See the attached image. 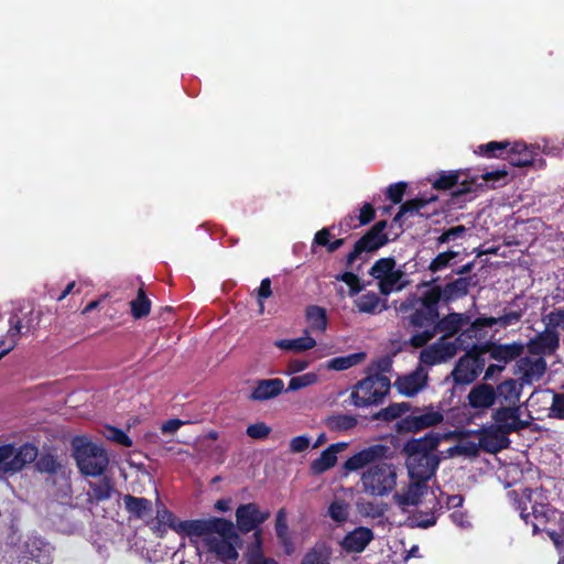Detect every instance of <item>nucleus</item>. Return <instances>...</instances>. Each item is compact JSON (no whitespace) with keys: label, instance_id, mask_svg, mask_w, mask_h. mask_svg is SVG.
<instances>
[{"label":"nucleus","instance_id":"obj_1","mask_svg":"<svg viewBox=\"0 0 564 564\" xmlns=\"http://www.w3.org/2000/svg\"><path fill=\"white\" fill-rule=\"evenodd\" d=\"M398 311L402 314V327L410 335L405 344L415 349L427 345L438 333L445 339L458 335L470 321L466 313L453 312L441 317L438 293L427 296L411 293L401 302Z\"/></svg>","mask_w":564,"mask_h":564},{"label":"nucleus","instance_id":"obj_2","mask_svg":"<svg viewBox=\"0 0 564 564\" xmlns=\"http://www.w3.org/2000/svg\"><path fill=\"white\" fill-rule=\"evenodd\" d=\"M442 441L440 433L430 432L419 438H411L403 445L406 467L411 480H430L440 465V457L434 453Z\"/></svg>","mask_w":564,"mask_h":564},{"label":"nucleus","instance_id":"obj_3","mask_svg":"<svg viewBox=\"0 0 564 564\" xmlns=\"http://www.w3.org/2000/svg\"><path fill=\"white\" fill-rule=\"evenodd\" d=\"M205 529L195 538H203L209 552L216 553L221 560L236 561L239 556L235 543L239 535L231 520L218 517L206 518Z\"/></svg>","mask_w":564,"mask_h":564},{"label":"nucleus","instance_id":"obj_4","mask_svg":"<svg viewBox=\"0 0 564 564\" xmlns=\"http://www.w3.org/2000/svg\"><path fill=\"white\" fill-rule=\"evenodd\" d=\"M366 377L358 380L352 387L346 402L355 408H369L381 405L390 393L391 381L380 371L367 369Z\"/></svg>","mask_w":564,"mask_h":564},{"label":"nucleus","instance_id":"obj_5","mask_svg":"<svg viewBox=\"0 0 564 564\" xmlns=\"http://www.w3.org/2000/svg\"><path fill=\"white\" fill-rule=\"evenodd\" d=\"M516 379L508 378L494 387L488 382L476 383L468 392L467 405L477 414H482L501 401H511L516 395Z\"/></svg>","mask_w":564,"mask_h":564},{"label":"nucleus","instance_id":"obj_6","mask_svg":"<svg viewBox=\"0 0 564 564\" xmlns=\"http://www.w3.org/2000/svg\"><path fill=\"white\" fill-rule=\"evenodd\" d=\"M74 457L80 473L91 477L102 475L109 464V457L101 446L83 438L74 443Z\"/></svg>","mask_w":564,"mask_h":564},{"label":"nucleus","instance_id":"obj_7","mask_svg":"<svg viewBox=\"0 0 564 564\" xmlns=\"http://www.w3.org/2000/svg\"><path fill=\"white\" fill-rule=\"evenodd\" d=\"M464 350L465 354L456 361L451 373L456 386H466L476 381L486 365L485 350L481 343Z\"/></svg>","mask_w":564,"mask_h":564},{"label":"nucleus","instance_id":"obj_8","mask_svg":"<svg viewBox=\"0 0 564 564\" xmlns=\"http://www.w3.org/2000/svg\"><path fill=\"white\" fill-rule=\"evenodd\" d=\"M522 392V384L516 382L517 395L511 401H501L497 409H494L491 419L494 424L499 425L509 433H517L530 426V422L521 419L520 398Z\"/></svg>","mask_w":564,"mask_h":564},{"label":"nucleus","instance_id":"obj_9","mask_svg":"<svg viewBox=\"0 0 564 564\" xmlns=\"http://www.w3.org/2000/svg\"><path fill=\"white\" fill-rule=\"evenodd\" d=\"M366 492L371 496H386L397 485V473L392 464L379 462L371 466L361 477Z\"/></svg>","mask_w":564,"mask_h":564},{"label":"nucleus","instance_id":"obj_10","mask_svg":"<svg viewBox=\"0 0 564 564\" xmlns=\"http://www.w3.org/2000/svg\"><path fill=\"white\" fill-rule=\"evenodd\" d=\"M37 455L39 449L32 443H24L19 447L14 444L0 445V473L21 471L28 464L36 462Z\"/></svg>","mask_w":564,"mask_h":564},{"label":"nucleus","instance_id":"obj_11","mask_svg":"<svg viewBox=\"0 0 564 564\" xmlns=\"http://www.w3.org/2000/svg\"><path fill=\"white\" fill-rule=\"evenodd\" d=\"M387 225V220L377 221L355 242L352 250L346 256V268L350 269L354 262L360 258L362 253L375 252L389 242L388 235L384 232Z\"/></svg>","mask_w":564,"mask_h":564},{"label":"nucleus","instance_id":"obj_12","mask_svg":"<svg viewBox=\"0 0 564 564\" xmlns=\"http://www.w3.org/2000/svg\"><path fill=\"white\" fill-rule=\"evenodd\" d=\"M444 420L443 414L440 411L427 410L422 411L415 408L411 411L410 415H406L397 421L394 430L399 434L406 433H419L427 427L436 426Z\"/></svg>","mask_w":564,"mask_h":564},{"label":"nucleus","instance_id":"obj_13","mask_svg":"<svg viewBox=\"0 0 564 564\" xmlns=\"http://www.w3.org/2000/svg\"><path fill=\"white\" fill-rule=\"evenodd\" d=\"M473 276H460L452 282L446 283L443 288L441 285H434V283L438 280V278L432 279L431 281H425L420 284V286L429 288L419 296H427L432 293L438 292L440 294V303L442 301L448 303L458 299L466 296L469 292V288L473 285Z\"/></svg>","mask_w":564,"mask_h":564},{"label":"nucleus","instance_id":"obj_14","mask_svg":"<svg viewBox=\"0 0 564 564\" xmlns=\"http://www.w3.org/2000/svg\"><path fill=\"white\" fill-rule=\"evenodd\" d=\"M156 520L178 535L189 538L191 543H195V536L200 534L205 529V522H203L205 519L180 520L164 506L158 509Z\"/></svg>","mask_w":564,"mask_h":564},{"label":"nucleus","instance_id":"obj_15","mask_svg":"<svg viewBox=\"0 0 564 564\" xmlns=\"http://www.w3.org/2000/svg\"><path fill=\"white\" fill-rule=\"evenodd\" d=\"M271 513L269 510H260L256 502H248L238 506L236 509V525L239 532L247 534L249 532H260V528L269 518Z\"/></svg>","mask_w":564,"mask_h":564},{"label":"nucleus","instance_id":"obj_16","mask_svg":"<svg viewBox=\"0 0 564 564\" xmlns=\"http://www.w3.org/2000/svg\"><path fill=\"white\" fill-rule=\"evenodd\" d=\"M391 454V448L388 445L380 443L373 444L350 456L343 464V469L346 474L357 471L368 465L373 466L379 462L389 458Z\"/></svg>","mask_w":564,"mask_h":564},{"label":"nucleus","instance_id":"obj_17","mask_svg":"<svg viewBox=\"0 0 564 564\" xmlns=\"http://www.w3.org/2000/svg\"><path fill=\"white\" fill-rule=\"evenodd\" d=\"M48 544L37 535H30L20 547L19 554L9 564H47Z\"/></svg>","mask_w":564,"mask_h":564},{"label":"nucleus","instance_id":"obj_18","mask_svg":"<svg viewBox=\"0 0 564 564\" xmlns=\"http://www.w3.org/2000/svg\"><path fill=\"white\" fill-rule=\"evenodd\" d=\"M463 173L456 171H443L432 183V187L437 191L452 189L458 185V188L452 192L453 199H459L460 197L468 195L476 191L478 184L475 180L464 178L460 180Z\"/></svg>","mask_w":564,"mask_h":564},{"label":"nucleus","instance_id":"obj_19","mask_svg":"<svg viewBox=\"0 0 564 564\" xmlns=\"http://www.w3.org/2000/svg\"><path fill=\"white\" fill-rule=\"evenodd\" d=\"M422 348L420 361L429 367L451 360L459 350V346L455 340H448L444 337H440L432 345H425Z\"/></svg>","mask_w":564,"mask_h":564},{"label":"nucleus","instance_id":"obj_20","mask_svg":"<svg viewBox=\"0 0 564 564\" xmlns=\"http://www.w3.org/2000/svg\"><path fill=\"white\" fill-rule=\"evenodd\" d=\"M479 434V446L489 454H497L510 446L509 435L511 433L497 424L482 427Z\"/></svg>","mask_w":564,"mask_h":564},{"label":"nucleus","instance_id":"obj_21","mask_svg":"<svg viewBox=\"0 0 564 564\" xmlns=\"http://www.w3.org/2000/svg\"><path fill=\"white\" fill-rule=\"evenodd\" d=\"M437 200V196L432 194L430 196H422L406 200L403 203L398 214L394 216L393 221L400 223L405 215L430 218L437 214V208H431V205Z\"/></svg>","mask_w":564,"mask_h":564},{"label":"nucleus","instance_id":"obj_22","mask_svg":"<svg viewBox=\"0 0 564 564\" xmlns=\"http://www.w3.org/2000/svg\"><path fill=\"white\" fill-rule=\"evenodd\" d=\"M527 348L534 356H552L560 348V333L544 329L530 338Z\"/></svg>","mask_w":564,"mask_h":564},{"label":"nucleus","instance_id":"obj_23","mask_svg":"<svg viewBox=\"0 0 564 564\" xmlns=\"http://www.w3.org/2000/svg\"><path fill=\"white\" fill-rule=\"evenodd\" d=\"M485 354H489L490 358L503 362L509 364L518 358H521L524 346L521 343L513 341L510 344H497L494 341H485L481 343Z\"/></svg>","mask_w":564,"mask_h":564},{"label":"nucleus","instance_id":"obj_24","mask_svg":"<svg viewBox=\"0 0 564 564\" xmlns=\"http://www.w3.org/2000/svg\"><path fill=\"white\" fill-rule=\"evenodd\" d=\"M348 445L349 444L347 442H337L330 444L321 453L317 458L312 460L310 464V471L313 475L318 476L333 468L337 464V455L340 452H344Z\"/></svg>","mask_w":564,"mask_h":564},{"label":"nucleus","instance_id":"obj_25","mask_svg":"<svg viewBox=\"0 0 564 564\" xmlns=\"http://www.w3.org/2000/svg\"><path fill=\"white\" fill-rule=\"evenodd\" d=\"M518 371L521 375L523 383L530 384L533 379L539 380L544 376L547 369L546 361L543 357L539 356L536 359L530 357H522L517 361Z\"/></svg>","mask_w":564,"mask_h":564},{"label":"nucleus","instance_id":"obj_26","mask_svg":"<svg viewBox=\"0 0 564 564\" xmlns=\"http://www.w3.org/2000/svg\"><path fill=\"white\" fill-rule=\"evenodd\" d=\"M426 382L427 373L419 368L406 376L399 377L394 381V387L400 394L405 397H414L426 386Z\"/></svg>","mask_w":564,"mask_h":564},{"label":"nucleus","instance_id":"obj_27","mask_svg":"<svg viewBox=\"0 0 564 564\" xmlns=\"http://www.w3.org/2000/svg\"><path fill=\"white\" fill-rule=\"evenodd\" d=\"M487 317H477L474 322H469V326L462 329L460 333L454 339L459 349H469L470 346L478 345L474 340H481L486 336L485 327H489L486 323Z\"/></svg>","mask_w":564,"mask_h":564},{"label":"nucleus","instance_id":"obj_28","mask_svg":"<svg viewBox=\"0 0 564 564\" xmlns=\"http://www.w3.org/2000/svg\"><path fill=\"white\" fill-rule=\"evenodd\" d=\"M373 540V532L366 527H358L347 533L341 541V547L348 553H361Z\"/></svg>","mask_w":564,"mask_h":564},{"label":"nucleus","instance_id":"obj_29","mask_svg":"<svg viewBox=\"0 0 564 564\" xmlns=\"http://www.w3.org/2000/svg\"><path fill=\"white\" fill-rule=\"evenodd\" d=\"M284 391V382L280 378L261 379L256 382L248 399L251 401H267Z\"/></svg>","mask_w":564,"mask_h":564},{"label":"nucleus","instance_id":"obj_30","mask_svg":"<svg viewBox=\"0 0 564 564\" xmlns=\"http://www.w3.org/2000/svg\"><path fill=\"white\" fill-rule=\"evenodd\" d=\"M123 506L130 519L145 520L152 517L153 505L150 499L134 497L130 494L123 496Z\"/></svg>","mask_w":564,"mask_h":564},{"label":"nucleus","instance_id":"obj_31","mask_svg":"<svg viewBox=\"0 0 564 564\" xmlns=\"http://www.w3.org/2000/svg\"><path fill=\"white\" fill-rule=\"evenodd\" d=\"M426 490L427 486L425 481L412 480L401 492H395L393 498L401 507L417 506Z\"/></svg>","mask_w":564,"mask_h":564},{"label":"nucleus","instance_id":"obj_32","mask_svg":"<svg viewBox=\"0 0 564 564\" xmlns=\"http://www.w3.org/2000/svg\"><path fill=\"white\" fill-rule=\"evenodd\" d=\"M506 160H508L512 166L524 167L534 163V154L527 144L516 142L507 152Z\"/></svg>","mask_w":564,"mask_h":564},{"label":"nucleus","instance_id":"obj_33","mask_svg":"<svg viewBox=\"0 0 564 564\" xmlns=\"http://www.w3.org/2000/svg\"><path fill=\"white\" fill-rule=\"evenodd\" d=\"M355 306L359 313L379 314L387 308L386 301H382L375 292H367L355 300Z\"/></svg>","mask_w":564,"mask_h":564},{"label":"nucleus","instance_id":"obj_34","mask_svg":"<svg viewBox=\"0 0 564 564\" xmlns=\"http://www.w3.org/2000/svg\"><path fill=\"white\" fill-rule=\"evenodd\" d=\"M440 502L435 500L433 508L430 511L416 510L408 517L409 525L413 528L427 529L436 523V511L441 510Z\"/></svg>","mask_w":564,"mask_h":564},{"label":"nucleus","instance_id":"obj_35","mask_svg":"<svg viewBox=\"0 0 564 564\" xmlns=\"http://www.w3.org/2000/svg\"><path fill=\"white\" fill-rule=\"evenodd\" d=\"M332 549L325 542H316L304 555L301 564H330Z\"/></svg>","mask_w":564,"mask_h":564},{"label":"nucleus","instance_id":"obj_36","mask_svg":"<svg viewBox=\"0 0 564 564\" xmlns=\"http://www.w3.org/2000/svg\"><path fill=\"white\" fill-rule=\"evenodd\" d=\"M412 406L409 402L391 403L387 408L381 409L371 416L373 421L392 422L402 419V415L411 411Z\"/></svg>","mask_w":564,"mask_h":564},{"label":"nucleus","instance_id":"obj_37","mask_svg":"<svg viewBox=\"0 0 564 564\" xmlns=\"http://www.w3.org/2000/svg\"><path fill=\"white\" fill-rule=\"evenodd\" d=\"M9 346L0 352V359L10 352L17 345L20 336L26 335L23 318L19 314H12L9 318Z\"/></svg>","mask_w":564,"mask_h":564},{"label":"nucleus","instance_id":"obj_38","mask_svg":"<svg viewBox=\"0 0 564 564\" xmlns=\"http://www.w3.org/2000/svg\"><path fill=\"white\" fill-rule=\"evenodd\" d=\"M366 357L367 355L364 351L335 357L327 361L326 368L336 371L347 370L362 362L366 359Z\"/></svg>","mask_w":564,"mask_h":564},{"label":"nucleus","instance_id":"obj_39","mask_svg":"<svg viewBox=\"0 0 564 564\" xmlns=\"http://www.w3.org/2000/svg\"><path fill=\"white\" fill-rule=\"evenodd\" d=\"M274 346L289 351L302 352L316 346V340L310 336H303L293 339H279Z\"/></svg>","mask_w":564,"mask_h":564},{"label":"nucleus","instance_id":"obj_40","mask_svg":"<svg viewBox=\"0 0 564 564\" xmlns=\"http://www.w3.org/2000/svg\"><path fill=\"white\" fill-rule=\"evenodd\" d=\"M404 273L401 270H395L388 274L378 282V288L381 294L389 295L392 292L401 291L406 282L403 281Z\"/></svg>","mask_w":564,"mask_h":564},{"label":"nucleus","instance_id":"obj_41","mask_svg":"<svg viewBox=\"0 0 564 564\" xmlns=\"http://www.w3.org/2000/svg\"><path fill=\"white\" fill-rule=\"evenodd\" d=\"M326 426L334 432H346L358 424L357 417L351 414H334L326 419Z\"/></svg>","mask_w":564,"mask_h":564},{"label":"nucleus","instance_id":"obj_42","mask_svg":"<svg viewBox=\"0 0 564 564\" xmlns=\"http://www.w3.org/2000/svg\"><path fill=\"white\" fill-rule=\"evenodd\" d=\"M305 316L313 330L324 332L327 327V313L324 307L310 305L306 307Z\"/></svg>","mask_w":564,"mask_h":564},{"label":"nucleus","instance_id":"obj_43","mask_svg":"<svg viewBox=\"0 0 564 564\" xmlns=\"http://www.w3.org/2000/svg\"><path fill=\"white\" fill-rule=\"evenodd\" d=\"M131 315L135 319H141L150 314L151 301L147 296L143 288H139L135 299L130 302Z\"/></svg>","mask_w":564,"mask_h":564},{"label":"nucleus","instance_id":"obj_44","mask_svg":"<svg viewBox=\"0 0 564 564\" xmlns=\"http://www.w3.org/2000/svg\"><path fill=\"white\" fill-rule=\"evenodd\" d=\"M262 543L260 532H256L253 544L247 555V564H279L276 560L263 555Z\"/></svg>","mask_w":564,"mask_h":564},{"label":"nucleus","instance_id":"obj_45","mask_svg":"<svg viewBox=\"0 0 564 564\" xmlns=\"http://www.w3.org/2000/svg\"><path fill=\"white\" fill-rule=\"evenodd\" d=\"M510 149L509 142L490 141L478 147V153L486 158L505 159Z\"/></svg>","mask_w":564,"mask_h":564},{"label":"nucleus","instance_id":"obj_46","mask_svg":"<svg viewBox=\"0 0 564 564\" xmlns=\"http://www.w3.org/2000/svg\"><path fill=\"white\" fill-rule=\"evenodd\" d=\"M89 487L93 491V498L98 502L110 499L113 491L112 479L107 476H105L98 482H89Z\"/></svg>","mask_w":564,"mask_h":564},{"label":"nucleus","instance_id":"obj_47","mask_svg":"<svg viewBox=\"0 0 564 564\" xmlns=\"http://www.w3.org/2000/svg\"><path fill=\"white\" fill-rule=\"evenodd\" d=\"M330 237L332 235L329 228L324 227L315 234L314 243L321 247H325L329 253H333L344 246L345 239L338 238L334 241H330Z\"/></svg>","mask_w":564,"mask_h":564},{"label":"nucleus","instance_id":"obj_48","mask_svg":"<svg viewBox=\"0 0 564 564\" xmlns=\"http://www.w3.org/2000/svg\"><path fill=\"white\" fill-rule=\"evenodd\" d=\"M395 260L392 257L380 258L372 264L369 274L379 282L381 279L395 271Z\"/></svg>","mask_w":564,"mask_h":564},{"label":"nucleus","instance_id":"obj_49","mask_svg":"<svg viewBox=\"0 0 564 564\" xmlns=\"http://www.w3.org/2000/svg\"><path fill=\"white\" fill-rule=\"evenodd\" d=\"M35 468L42 474L54 475L61 468L55 455L52 453H44L35 462Z\"/></svg>","mask_w":564,"mask_h":564},{"label":"nucleus","instance_id":"obj_50","mask_svg":"<svg viewBox=\"0 0 564 564\" xmlns=\"http://www.w3.org/2000/svg\"><path fill=\"white\" fill-rule=\"evenodd\" d=\"M522 311H511L507 312L503 315L499 317H487L486 323L489 327H492L495 325H499L502 328H506L508 326L514 325L518 322H520L522 317Z\"/></svg>","mask_w":564,"mask_h":564},{"label":"nucleus","instance_id":"obj_51","mask_svg":"<svg viewBox=\"0 0 564 564\" xmlns=\"http://www.w3.org/2000/svg\"><path fill=\"white\" fill-rule=\"evenodd\" d=\"M335 279L337 281H341V282L346 283L349 286L348 294L351 297L357 295L365 288L360 278L356 273L350 272V271L338 273L337 275H335Z\"/></svg>","mask_w":564,"mask_h":564},{"label":"nucleus","instance_id":"obj_52","mask_svg":"<svg viewBox=\"0 0 564 564\" xmlns=\"http://www.w3.org/2000/svg\"><path fill=\"white\" fill-rule=\"evenodd\" d=\"M105 436L107 440L124 447H131L133 444L129 435L123 430L116 426L107 425L105 429Z\"/></svg>","mask_w":564,"mask_h":564},{"label":"nucleus","instance_id":"obj_53","mask_svg":"<svg viewBox=\"0 0 564 564\" xmlns=\"http://www.w3.org/2000/svg\"><path fill=\"white\" fill-rule=\"evenodd\" d=\"M318 381V376L315 372H306L301 376L292 377L289 381L286 391H297L300 389L310 387Z\"/></svg>","mask_w":564,"mask_h":564},{"label":"nucleus","instance_id":"obj_54","mask_svg":"<svg viewBox=\"0 0 564 564\" xmlns=\"http://www.w3.org/2000/svg\"><path fill=\"white\" fill-rule=\"evenodd\" d=\"M458 256L457 251L447 250L438 253L429 264V270L432 272H438L447 268L452 260Z\"/></svg>","mask_w":564,"mask_h":564},{"label":"nucleus","instance_id":"obj_55","mask_svg":"<svg viewBox=\"0 0 564 564\" xmlns=\"http://www.w3.org/2000/svg\"><path fill=\"white\" fill-rule=\"evenodd\" d=\"M542 322L545 324V329L551 332H558V328L564 329V310L556 308L543 316Z\"/></svg>","mask_w":564,"mask_h":564},{"label":"nucleus","instance_id":"obj_56","mask_svg":"<svg viewBox=\"0 0 564 564\" xmlns=\"http://www.w3.org/2000/svg\"><path fill=\"white\" fill-rule=\"evenodd\" d=\"M328 516L337 523L348 519V505L341 500L333 501L328 507Z\"/></svg>","mask_w":564,"mask_h":564},{"label":"nucleus","instance_id":"obj_57","mask_svg":"<svg viewBox=\"0 0 564 564\" xmlns=\"http://www.w3.org/2000/svg\"><path fill=\"white\" fill-rule=\"evenodd\" d=\"M275 533L276 536L286 544L289 542V527L286 522V511L284 508L276 512L275 517Z\"/></svg>","mask_w":564,"mask_h":564},{"label":"nucleus","instance_id":"obj_58","mask_svg":"<svg viewBox=\"0 0 564 564\" xmlns=\"http://www.w3.org/2000/svg\"><path fill=\"white\" fill-rule=\"evenodd\" d=\"M408 184L405 182H398L389 185L386 191L387 198L393 204H400L404 196Z\"/></svg>","mask_w":564,"mask_h":564},{"label":"nucleus","instance_id":"obj_59","mask_svg":"<svg viewBox=\"0 0 564 564\" xmlns=\"http://www.w3.org/2000/svg\"><path fill=\"white\" fill-rule=\"evenodd\" d=\"M270 433L271 427L264 422L250 424L246 430V434L253 440H264Z\"/></svg>","mask_w":564,"mask_h":564},{"label":"nucleus","instance_id":"obj_60","mask_svg":"<svg viewBox=\"0 0 564 564\" xmlns=\"http://www.w3.org/2000/svg\"><path fill=\"white\" fill-rule=\"evenodd\" d=\"M271 295V280L270 278H264L260 283V286L257 289V300L260 313L264 310V300L269 299Z\"/></svg>","mask_w":564,"mask_h":564},{"label":"nucleus","instance_id":"obj_61","mask_svg":"<svg viewBox=\"0 0 564 564\" xmlns=\"http://www.w3.org/2000/svg\"><path fill=\"white\" fill-rule=\"evenodd\" d=\"M551 416L564 421V393H554L550 408Z\"/></svg>","mask_w":564,"mask_h":564},{"label":"nucleus","instance_id":"obj_62","mask_svg":"<svg viewBox=\"0 0 564 564\" xmlns=\"http://www.w3.org/2000/svg\"><path fill=\"white\" fill-rule=\"evenodd\" d=\"M479 447V444L477 445L476 443L469 441L454 446L449 449V452L451 454L456 453L464 456H476L478 454Z\"/></svg>","mask_w":564,"mask_h":564},{"label":"nucleus","instance_id":"obj_63","mask_svg":"<svg viewBox=\"0 0 564 564\" xmlns=\"http://www.w3.org/2000/svg\"><path fill=\"white\" fill-rule=\"evenodd\" d=\"M376 217V209L371 203H365L362 207L359 209V215L357 216L358 225H368Z\"/></svg>","mask_w":564,"mask_h":564},{"label":"nucleus","instance_id":"obj_64","mask_svg":"<svg viewBox=\"0 0 564 564\" xmlns=\"http://www.w3.org/2000/svg\"><path fill=\"white\" fill-rule=\"evenodd\" d=\"M310 446V437L306 435H299L290 441V451L292 453H301Z\"/></svg>","mask_w":564,"mask_h":564}]
</instances>
